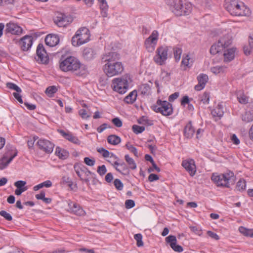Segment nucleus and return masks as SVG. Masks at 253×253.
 Instances as JSON below:
<instances>
[{
	"instance_id": "obj_1",
	"label": "nucleus",
	"mask_w": 253,
	"mask_h": 253,
	"mask_svg": "<svg viewBox=\"0 0 253 253\" xmlns=\"http://www.w3.org/2000/svg\"><path fill=\"white\" fill-rule=\"evenodd\" d=\"M60 69L64 72H71L77 76H83L87 73L85 65L82 64L76 57L69 56L61 60L59 65Z\"/></svg>"
},
{
	"instance_id": "obj_2",
	"label": "nucleus",
	"mask_w": 253,
	"mask_h": 253,
	"mask_svg": "<svg viewBox=\"0 0 253 253\" xmlns=\"http://www.w3.org/2000/svg\"><path fill=\"white\" fill-rule=\"evenodd\" d=\"M224 7L233 16H249L251 14L250 9L238 0H226Z\"/></svg>"
},
{
	"instance_id": "obj_3",
	"label": "nucleus",
	"mask_w": 253,
	"mask_h": 253,
	"mask_svg": "<svg viewBox=\"0 0 253 253\" xmlns=\"http://www.w3.org/2000/svg\"><path fill=\"white\" fill-rule=\"evenodd\" d=\"M172 12L176 16L189 15L192 11L190 3H183L182 0H166Z\"/></svg>"
},
{
	"instance_id": "obj_4",
	"label": "nucleus",
	"mask_w": 253,
	"mask_h": 253,
	"mask_svg": "<svg viewBox=\"0 0 253 253\" xmlns=\"http://www.w3.org/2000/svg\"><path fill=\"white\" fill-rule=\"evenodd\" d=\"M211 180L217 186L229 188L235 181V176L232 171H228L222 174L213 173Z\"/></svg>"
},
{
	"instance_id": "obj_5",
	"label": "nucleus",
	"mask_w": 253,
	"mask_h": 253,
	"mask_svg": "<svg viewBox=\"0 0 253 253\" xmlns=\"http://www.w3.org/2000/svg\"><path fill=\"white\" fill-rule=\"evenodd\" d=\"M7 151L0 159V169H5L13 159L17 155L18 152L15 148L12 145L7 144L6 146Z\"/></svg>"
},
{
	"instance_id": "obj_6",
	"label": "nucleus",
	"mask_w": 253,
	"mask_h": 253,
	"mask_svg": "<svg viewBox=\"0 0 253 253\" xmlns=\"http://www.w3.org/2000/svg\"><path fill=\"white\" fill-rule=\"evenodd\" d=\"M152 108L155 112L166 116H169L173 113L172 105L167 101L158 99L156 103L153 105Z\"/></svg>"
},
{
	"instance_id": "obj_7",
	"label": "nucleus",
	"mask_w": 253,
	"mask_h": 253,
	"mask_svg": "<svg viewBox=\"0 0 253 253\" xmlns=\"http://www.w3.org/2000/svg\"><path fill=\"white\" fill-rule=\"evenodd\" d=\"M231 43L232 41L228 36H224L220 38L217 42L211 46L210 53L213 55L219 53L224 50Z\"/></svg>"
},
{
	"instance_id": "obj_8",
	"label": "nucleus",
	"mask_w": 253,
	"mask_h": 253,
	"mask_svg": "<svg viewBox=\"0 0 253 253\" xmlns=\"http://www.w3.org/2000/svg\"><path fill=\"white\" fill-rule=\"evenodd\" d=\"M103 69L108 77H112L121 74L124 70V66L121 62H116L112 64H105Z\"/></svg>"
},
{
	"instance_id": "obj_9",
	"label": "nucleus",
	"mask_w": 253,
	"mask_h": 253,
	"mask_svg": "<svg viewBox=\"0 0 253 253\" xmlns=\"http://www.w3.org/2000/svg\"><path fill=\"white\" fill-rule=\"evenodd\" d=\"M128 77L115 78L113 80L111 87L113 90L120 94H124L127 91L128 87Z\"/></svg>"
},
{
	"instance_id": "obj_10",
	"label": "nucleus",
	"mask_w": 253,
	"mask_h": 253,
	"mask_svg": "<svg viewBox=\"0 0 253 253\" xmlns=\"http://www.w3.org/2000/svg\"><path fill=\"white\" fill-rule=\"evenodd\" d=\"M169 48L167 46H160L156 50V54L154 57V60L159 65L164 64L168 59Z\"/></svg>"
},
{
	"instance_id": "obj_11",
	"label": "nucleus",
	"mask_w": 253,
	"mask_h": 253,
	"mask_svg": "<svg viewBox=\"0 0 253 253\" xmlns=\"http://www.w3.org/2000/svg\"><path fill=\"white\" fill-rule=\"evenodd\" d=\"M35 59L39 63L47 64L48 62V55L42 43H39L37 48V56Z\"/></svg>"
},
{
	"instance_id": "obj_12",
	"label": "nucleus",
	"mask_w": 253,
	"mask_h": 253,
	"mask_svg": "<svg viewBox=\"0 0 253 253\" xmlns=\"http://www.w3.org/2000/svg\"><path fill=\"white\" fill-rule=\"evenodd\" d=\"M36 144L41 150L47 154L51 153L54 147V144L46 139H40Z\"/></svg>"
},
{
	"instance_id": "obj_13",
	"label": "nucleus",
	"mask_w": 253,
	"mask_h": 253,
	"mask_svg": "<svg viewBox=\"0 0 253 253\" xmlns=\"http://www.w3.org/2000/svg\"><path fill=\"white\" fill-rule=\"evenodd\" d=\"M120 55L117 52L110 51L105 52L102 55V61L106 62L105 64L120 62Z\"/></svg>"
},
{
	"instance_id": "obj_14",
	"label": "nucleus",
	"mask_w": 253,
	"mask_h": 253,
	"mask_svg": "<svg viewBox=\"0 0 253 253\" xmlns=\"http://www.w3.org/2000/svg\"><path fill=\"white\" fill-rule=\"evenodd\" d=\"M54 22L58 27H64L71 23L72 19L65 14L60 13L55 17Z\"/></svg>"
},
{
	"instance_id": "obj_15",
	"label": "nucleus",
	"mask_w": 253,
	"mask_h": 253,
	"mask_svg": "<svg viewBox=\"0 0 253 253\" xmlns=\"http://www.w3.org/2000/svg\"><path fill=\"white\" fill-rule=\"evenodd\" d=\"M182 166L188 172L190 176H193L196 171L195 161L193 159L183 160L182 162Z\"/></svg>"
},
{
	"instance_id": "obj_16",
	"label": "nucleus",
	"mask_w": 253,
	"mask_h": 253,
	"mask_svg": "<svg viewBox=\"0 0 253 253\" xmlns=\"http://www.w3.org/2000/svg\"><path fill=\"white\" fill-rule=\"evenodd\" d=\"M33 42V38L31 36L26 35L20 39L19 45L23 51H28Z\"/></svg>"
},
{
	"instance_id": "obj_17",
	"label": "nucleus",
	"mask_w": 253,
	"mask_h": 253,
	"mask_svg": "<svg viewBox=\"0 0 253 253\" xmlns=\"http://www.w3.org/2000/svg\"><path fill=\"white\" fill-rule=\"evenodd\" d=\"M112 165L116 170L122 174L125 175H128L129 174L130 170L129 168L124 162L122 161L120 162L116 161Z\"/></svg>"
},
{
	"instance_id": "obj_18",
	"label": "nucleus",
	"mask_w": 253,
	"mask_h": 253,
	"mask_svg": "<svg viewBox=\"0 0 253 253\" xmlns=\"http://www.w3.org/2000/svg\"><path fill=\"white\" fill-rule=\"evenodd\" d=\"M76 33L79 34L77 37L81 44H83L89 41L90 34L89 31L87 28L85 27L81 28L76 32Z\"/></svg>"
},
{
	"instance_id": "obj_19",
	"label": "nucleus",
	"mask_w": 253,
	"mask_h": 253,
	"mask_svg": "<svg viewBox=\"0 0 253 253\" xmlns=\"http://www.w3.org/2000/svg\"><path fill=\"white\" fill-rule=\"evenodd\" d=\"M23 30L21 27L14 23H9L6 25L5 33L12 35H19L22 33Z\"/></svg>"
},
{
	"instance_id": "obj_20",
	"label": "nucleus",
	"mask_w": 253,
	"mask_h": 253,
	"mask_svg": "<svg viewBox=\"0 0 253 253\" xmlns=\"http://www.w3.org/2000/svg\"><path fill=\"white\" fill-rule=\"evenodd\" d=\"M68 211L77 215L82 216L85 214L84 210L77 203L70 201L68 203Z\"/></svg>"
},
{
	"instance_id": "obj_21",
	"label": "nucleus",
	"mask_w": 253,
	"mask_h": 253,
	"mask_svg": "<svg viewBox=\"0 0 253 253\" xmlns=\"http://www.w3.org/2000/svg\"><path fill=\"white\" fill-rule=\"evenodd\" d=\"M166 241L169 244L170 247L175 252L181 253L183 251V248L178 245H177V240L176 237L173 235H169L166 238Z\"/></svg>"
},
{
	"instance_id": "obj_22",
	"label": "nucleus",
	"mask_w": 253,
	"mask_h": 253,
	"mask_svg": "<svg viewBox=\"0 0 253 253\" xmlns=\"http://www.w3.org/2000/svg\"><path fill=\"white\" fill-rule=\"evenodd\" d=\"M57 131L65 139L68 141L75 144L79 145L80 144L81 141L78 138L77 136L73 135L71 132H66L62 129H58Z\"/></svg>"
},
{
	"instance_id": "obj_23",
	"label": "nucleus",
	"mask_w": 253,
	"mask_h": 253,
	"mask_svg": "<svg viewBox=\"0 0 253 253\" xmlns=\"http://www.w3.org/2000/svg\"><path fill=\"white\" fill-rule=\"evenodd\" d=\"M208 76L206 74H200L197 77L198 84L195 86V89L197 91H200L203 89L205 87L206 83L208 82Z\"/></svg>"
},
{
	"instance_id": "obj_24",
	"label": "nucleus",
	"mask_w": 253,
	"mask_h": 253,
	"mask_svg": "<svg viewBox=\"0 0 253 253\" xmlns=\"http://www.w3.org/2000/svg\"><path fill=\"white\" fill-rule=\"evenodd\" d=\"M60 39L57 35L49 34L45 39V42L49 46H54L58 44Z\"/></svg>"
},
{
	"instance_id": "obj_25",
	"label": "nucleus",
	"mask_w": 253,
	"mask_h": 253,
	"mask_svg": "<svg viewBox=\"0 0 253 253\" xmlns=\"http://www.w3.org/2000/svg\"><path fill=\"white\" fill-rule=\"evenodd\" d=\"M26 182L23 180H19L16 181L14 185L16 187V189L15 190V194L19 196L23 192L26 191L28 189L26 186Z\"/></svg>"
},
{
	"instance_id": "obj_26",
	"label": "nucleus",
	"mask_w": 253,
	"mask_h": 253,
	"mask_svg": "<svg viewBox=\"0 0 253 253\" xmlns=\"http://www.w3.org/2000/svg\"><path fill=\"white\" fill-rule=\"evenodd\" d=\"M158 38L157 31H154L151 35L145 40V45L147 48L150 47L153 44H156Z\"/></svg>"
},
{
	"instance_id": "obj_27",
	"label": "nucleus",
	"mask_w": 253,
	"mask_h": 253,
	"mask_svg": "<svg viewBox=\"0 0 253 253\" xmlns=\"http://www.w3.org/2000/svg\"><path fill=\"white\" fill-rule=\"evenodd\" d=\"M235 48H230L227 49H225L223 53L224 61L225 62H229L233 60L235 57Z\"/></svg>"
},
{
	"instance_id": "obj_28",
	"label": "nucleus",
	"mask_w": 253,
	"mask_h": 253,
	"mask_svg": "<svg viewBox=\"0 0 253 253\" xmlns=\"http://www.w3.org/2000/svg\"><path fill=\"white\" fill-rule=\"evenodd\" d=\"M195 132V129L192 126L191 122H189L185 126L184 129V135L187 138H191L193 137Z\"/></svg>"
},
{
	"instance_id": "obj_29",
	"label": "nucleus",
	"mask_w": 253,
	"mask_h": 253,
	"mask_svg": "<svg viewBox=\"0 0 253 253\" xmlns=\"http://www.w3.org/2000/svg\"><path fill=\"white\" fill-rule=\"evenodd\" d=\"M55 155L61 160H65L69 156L68 151L59 147H57L56 148Z\"/></svg>"
},
{
	"instance_id": "obj_30",
	"label": "nucleus",
	"mask_w": 253,
	"mask_h": 253,
	"mask_svg": "<svg viewBox=\"0 0 253 253\" xmlns=\"http://www.w3.org/2000/svg\"><path fill=\"white\" fill-rule=\"evenodd\" d=\"M95 55V53L94 51L90 48H86L83 52V56L84 58L87 60H90L93 59Z\"/></svg>"
},
{
	"instance_id": "obj_31",
	"label": "nucleus",
	"mask_w": 253,
	"mask_h": 253,
	"mask_svg": "<svg viewBox=\"0 0 253 253\" xmlns=\"http://www.w3.org/2000/svg\"><path fill=\"white\" fill-rule=\"evenodd\" d=\"M137 96V91L135 90H133L125 97L124 101L127 104H132L136 100Z\"/></svg>"
},
{
	"instance_id": "obj_32",
	"label": "nucleus",
	"mask_w": 253,
	"mask_h": 253,
	"mask_svg": "<svg viewBox=\"0 0 253 253\" xmlns=\"http://www.w3.org/2000/svg\"><path fill=\"white\" fill-rule=\"evenodd\" d=\"M242 119L244 122L249 123L253 121V110L250 109L246 111L242 115Z\"/></svg>"
},
{
	"instance_id": "obj_33",
	"label": "nucleus",
	"mask_w": 253,
	"mask_h": 253,
	"mask_svg": "<svg viewBox=\"0 0 253 253\" xmlns=\"http://www.w3.org/2000/svg\"><path fill=\"white\" fill-rule=\"evenodd\" d=\"M211 113L213 117H217L219 119L221 118L224 114L222 105L218 104L215 109L211 111Z\"/></svg>"
},
{
	"instance_id": "obj_34",
	"label": "nucleus",
	"mask_w": 253,
	"mask_h": 253,
	"mask_svg": "<svg viewBox=\"0 0 253 253\" xmlns=\"http://www.w3.org/2000/svg\"><path fill=\"white\" fill-rule=\"evenodd\" d=\"M107 141L110 144L116 145L121 142V139L117 135L112 134L108 136Z\"/></svg>"
},
{
	"instance_id": "obj_35",
	"label": "nucleus",
	"mask_w": 253,
	"mask_h": 253,
	"mask_svg": "<svg viewBox=\"0 0 253 253\" xmlns=\"http://www.w3.org/2000/svg\"><path fill=\"white\" fill-rule=\"evenodd\" d=\"M74 169L78 176L82 180L81 172H83L84 173L86 167H85L83 165L76 163L74 166Z\"/></svg>"
},
{
	"instance_id": "obj_36",
	"label": "nucleus",
	"mask_w": 253,
	"mask_h": 253,
	"mask_svg": "<svg viewBox=\"0 0 253 253\" xmlns=\"http://www.w3.org/2000/svg\"><path fill=\"white\" fill-rule=\"evenodd\" d=\"M125 159L128 165V168L129 169L134 170L136 169V164L134 160L130 158L128 155H126L125 156Z\"/></svg>"
},
{
	"instance_id": "obj_37",
	"label": "nucleus",
	"mask_w": 253,
	"mask_h": 253,
	"mask_svg": "<svg viewBox=\"0 0 253 253\" xmlns=\"http://www.w3.org/2000/svg\"><path fill=\"white\" fill-rule=\"evenodd\" d=\"M100 2V7L102 10V15L103 17H106L107 15V11L108 8V5L107 3L106 0H98Z\"/></svg>"
},
{
	"instance_id": "obj_38",
	"label": "nucleus",
	"mask_w": 253,
	"mask_h": 253,
	"mask_svg": "<svg viewBox=\"0 0 253 253\" xmlns=\"http://www.w3.org/2000/svg\"><path fill=\"white\" fill-rule=\"evenodd\" d=\"M239 230L244 235L253 238V229H249L244 227L241 226L239 227Z\"/></svg>"
},
{
	"instance_id": "obj_39",
	"label": "nucleus",
	"mask_w": 253,
	"mask_h": 253,
	"mask_svg": "<svg viewBox=\"0 0 253 253\" xmlns=\"http://www.w3.org/2000/svg\"><path fill=\"white\" fill-rule=\"evenodd\" d=\"M237 98L240 103L245 104L248 103L249 97L242 92L238 93Z\"/></svg>"
},
{
	"instance_id": "obj_40",
	"label": "nucleus",
	"mask_w": 253,
	"mask_h": 253,
	"mask_svg": "<svg viewBox=\"0 0 253 253\" xmlns=\"http://www.w3.org/2000/svg\"><path fill=\"white\" fill-rule=\"evenodd\" d=\"M198 99L200 102H202L204 104H208L209 103L210 94L208 92H205L199 96Z\"/></svg>"
},
{
	"instance_id": "obj_41",
	"label": "nucleus",
	"mask_w": 253,
	"mask_h": 253,
	"mask_svg": "<svg viewBox=\"0 0 253 253\" xmlns=\"http://www.w3.org/2000/svg\"><path fill=\"white\" fill-rule=\"evenodd\" d=\"M173 53L175 61L176 62L179 61L181 57L182 49L179 47H175L173 48Z\"/></svg>"
},
{
	"instance_id": "obj_42",
	"label": "nucleus",
	"mask_w": 253,
	"mask_h": 253,
	"mask_svg": "<svg viewBox=\"0 0 253 253\" xmlns=\"http://www.w3.org/2000/svg\"><path fill=\"white\" fill-rule=\"evenodd\" d=\"M246 186V181L244 180H240L237 183L236 190L242 191L245 189Z\"/></svg>"
},
{
	"instance_id": "obj_43",
	"label": "nucleus",
	"mask_w": 253,
	"mask_h": 253,
	"mask_svg": "<svg viewBox=\"0 0 253 253\" xmlns=\"http://www.w3.org/2000/svg\"><path fill=\"white\" fill-rule=\"evenodd\" d=\"M57 91V87L54 86H50L48 87L45 90V93L49 96H52L53 94L56 92Z\"/></svg>"
},
{
	"instance_id": "obj_44",
	"label": "nucleus",
	"mask_w": 253,
	"mask_h": 253,
	"mask_svg": "<svg viewBox=\"0 0 253 253\" xmlns=\"http://www.w3.org/2000/svg\"><path fill=\"white\" fill-rule=\"evenodd\" d=\"M145 127L143 126H139L136 125H134L132 126V129L133 131L135 134H139L142 133L145 130Z\"/></svg>"
},
{
	"instance_id": "obj_45",
	"label": "nucleus",
	"mask_w": 253,
	"mask_h": 253,
	"mask_svg": "<svg viewBox=\"0 0 253 253\" xmlns=\"http://www.w3.org/2000/svg\"><path fill=\"white\" fill-rule=\"evenodd\" d=\"M134 238L136 241V245L138 247H142L143 246L142 235L141 234L138 233L134 235Z\"/></svg>"
},
{
	"instance_id": "obj_46",
	"label": "nucleus",
	"mask_w": 253,
	"mask_h": 253,
	"mask_svg": "<svg viewBox=\"0 0 253 253\" xmlns=\"http://www.w3.org/2000/svg\"><path fill=\"white\" fill-rule=\"evenodd\" d=\"M225 68L224 66H218L211 68V70L213 73L218 74L221 72H223Z\"/></svg>"
},
{
	"instance_id": "obj_47",
	"label": "nucleus",
	"mask_w": 253,
	"mask_h": 253,
	"mask_svg": "<svg viewBox=\"0 0 253 253\" xmlns=\"http://www.w3.org/2000/svg\"><path fill=\"white\" fill-rule=\"evenodd\" d=\"M126 148L131 152L133 153L136 157H138L137 149L129 143L126 144Z\"/></svg>"
},
{
	"instance_id": "obj_48",
	"label": "nucleus",
	"mask_w": 253,
	"mask_h": 253,
	"mask_svg": "<svg viewBox=\"0 0 253 253\" xmlns=\"http://www.w3.org/2000/svg\"><path fill=\"white\" fill-rule=\"evenodd\" d=\"M6 86L8 88L14 90L17 92H21L22 91L21 88L19 86H18L16 84L12 83H7Z\"/></svg>"
},
{
	"instance_id": "obj_49",
	"label": "nucleus",
	"mask_w": 253,
	"mask_h": 253,
	"mask_svg": "<svg viewBox=\"0 0 253 253\" xmlns=\"http://www.w3.org/2000/svg\"><path fill=\"white\" fill-rule=\"evenodd\" d=\"M98 153L101 154L104 158H108L110 156V153L106 149L103 148H99L97 149Z\"/></svg>"
},
{
	"instance_id": "obj_50",
	"label": "nucleus",
	"mask_w": 253,
	"mask_h": 253,
	"mask_svg": "<svg viewBox=\"0 0 253 253\" xmlns=\"http://www.w3.org/2000/svg\"><path fill=\"white\" fill-rule=\"evenodd\" d=\"M139 124L147 125L148 126H152L153 125L152 121L148 120L146 117H142L138 121Z\"/></svg>"
},
{
	"instance_id": "obj_51",
	"label": "nucleus",
	"mask_w": 253,
	"mask_h": 253,
	"mask_svg": "<svg viewBox=\"0 0 253 253\" xmlns=\"http://www.w3.org/2000/svg\"><path fill=\"white\" fill-rule=\"evenodd\" d=\"M140 89L141 90L142 94H146L148 93V92L150 90V87L148 84H142L140 86Z\"/></svg>"
},
{
	"instance_id": "obj_52",
	"label": "nucleus",
	"mask_w": 253,
	"mask_h": 253,
	"mask_svg": "<svg viewBox=\"0 0 253 253\" xmlns=\"http://www.w3.org/2000/svg\"><path fill=\"white\" fill-rule=\"evenodd\" d=\"M0 215L7 221H10L12 220V217L11 214L5 211H0Z\"/></svg>"
},
{
	"instance_id": "obj_53",
	"label": "nucleus",
	"mask_w": 253,
	"mask_h": 253,
	"mask_svg": "<svg viewBox=\"0 0 253 253\" xmlns=\"http://www.w3.org/2000/svg\"><path fill=\"white\" fill-rule=\"evenodd\" d=\"M114 185L118 190H122L123 188L124 185L119 179H115L114 181Z\"/></svg>"
},
{
	"instance_id": "obj_54",
	"label": "nucleus",
	"mask_w": 253,
	"mask_h": 253,
	"mask_svg": "<svg viewBox=\"0 0 253 253\" xmlns=\"http://www.w3.org/2000/svg\"><path fill=\"white\" fill-rule=\"evenodd\" d=\"M78 35V33H76V34L73 36V37L72 39V43L74 46H79L82 44L79 42V38L77 37Z\"/></svg>"
},
{
	"instance_id": "obj_55",
	"label": "nucleus",
	"mask_w": 253,
	"mask_h": 253,
	"mask_svg": "<svg viewBox=\"0 0 253 253\" xmlns=\"http://www.w3.org/2000/svg\"><path fill=\"white\" fill-rule=\"evenodd\" d=\"M112 123L117 127H120L122 126V121L119 118H115L112 120Z\"/></svg>"
},
{
	"instance_id": "obj_56",
	"label": "nucleus",
	"mask_w": 253,
	"mask_h": 253,
	"mask_svg": "<svg viewBox=\"0 0 253 253\" xmlns=\"http://www.w3.org/2000/svg\"><path fill=\"white\" fill-rule=\"evenodd\" d=\"M135 206V202L132 200H126L125 202L126 208L129 209Z\"/></svg>"
},
{
	"instance_id": "obj_57",
	"label": "nucleus",
	"mask_w": 253,
	"mask_h": 253,
	"mask_svg": "<svg viewBox=\"0 0 253 253\" xmlns=\"http://www.w3.org/2000/svg\"><path fill=\"white\" fill-rule=\"evenodd\" d=\"M97 172L101 176L105 174L107 171V169L105 165L99 166L97 168Z\"/></svg>"
},
{
	"instance_id": "obj_58",
	"label": "nucleus",
	"mask_w": 253,
	"mask_h": 253,
	"mask_svg": "<svg viewBox=\"0 0 253 253\" xmlns=\"http://www.w3.org/2000/svg\"><path fill=\"white\" fill-rule=\"evenodd\" d=\"M84 163L89 166H93L94 165L95 161L94 159H91L88 157H85L84 158Z\"/></svg>"
},
{
	"instance_id": "obj_59",
	"label": "nucleus",
	"mask_w": 253,
	"mask_h": 253,
	"mask_svg": "<svg viewBox=\"0 0 253 253\" xmlns=\"http://www.w3.org/2000/svg\"><path fill=\"white\" fill-rule=\"evenodd\" d=\"M79 114L83 119H87L90 117L89 115H87L86 111L83 109L79 111Z\"/></svg>"
},
{
	"instance_id": "obj_60",
	"label": "nucleus",
	"mask_w": 253,
	"mask_h": 253,
	"mask_svg": "<svg viewBox=\"0 0 253 253\" xmlns=\"http://www.w3.org/2000/svg\"><path fill=\"white\" fill-rule=\"evenodd\" d=\"M207 234L210 237H211V238L213 239H215L216 240H218L219 239V237L218 236V235L215 233H214L212 231H208L207 232Z\"/></svg>"
},
{
	"instance_id": "obj_61",
	"label": "nucleus",
	"mask_w": 253,
	"mask_h": 253,
	"mask_svg": "<svg viewBox=\"0 0 253 253\" xmlns=\"http://www.w3.org/2000/svg\"><path fill=\"white\" fill-rule=\"evenodd\" d=\"M37 138L34 137L32 139H30L27 141V145L29 149H32L34 147V143Z\"/></svg>"
},
{
	"instance_id": "obj_62",
	"label": "nucleus",
	"mask_w": 253,
	"mask_h": 253,
	"mask_svg": "<svg viewBox=\"0 0 253 253\" xmlns=\"http://www.w3.org/2000/svg\"><path fill=\"white\" fill-rule=\"evenodd\" d=\"M190 57L188 55H186L183 58L181 63L185 66L188 67L189 66V62Z\"/></svg>"
},
{
	"instance_id": "obj_63",
	"label": "nucleus",
	"mask_w": 253,
	"mask_h": 253,
	"mask_svg": "<svg viewBox=\"0 0 253 253\" xmlns=\"http://www.w3.org/2000/svg\"><path fill=\"white\" fill-rule=\"evenodd\" d=\"M159 178V176L157 174L154 173L150 174L148 176V180L150 182L157 180Z\"/></svg>"
},
{
	"instance_id": "obj_64",
	"label": "nucleus",
	"mask_w": 253,
	"mask_h": 253,
	"mask_svg": "<svg viewBox=\"0 0 253 253\" xmlns=\"http://www.w3.org/2000/svg\"><path fill=\"white\" fill-rule=\"evenodd\" d=\"M108 125L106 123L103 124L101 126H100L99 127L97 128V131L99 133H101L102 131H103L106 128L108 127Z\"/></svg>"
}]
</instances>
